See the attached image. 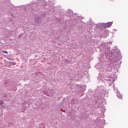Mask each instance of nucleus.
<instances>
[{
	"instance_id": "nucleus-1",
	"label": "nucleus",
	"mask_w": 128,
	"mask_h": 128,
	"mask_svg": "<svg viewBox=\"0 0 128 128\" xmlns=\"http://www.w3.org/2000/svg\"><path fill=\"white\" fill-rule=\"evenodd\" d=\"M111 70L112 69L106 68L105 70L106 72L104 74V75H105V76L106 78V80L107 82H108L109 86H112L114 80H116V79H114V78L112 76H111L110 75H108V72H106V71L108 70V72H110V70Z\"/></svg>"
},
{
	"instance_id": "nucleus-2",
	"label": "nucleus",
	"mask_w": 128,
	"mask_h": 128,
	"mask_svg": "<svg viewBox=\"0 0 128 128\" xmlns=\"http://www.w3.org/2000/svg\"><path fill=\"white\" fill-rule=\"evenodd\" d=\"M112 52V56H114L115 58H118V56H120V52L118 48H113Z\"/></svg>"
},
{
	"instance_id": "nucleus-3",
	"label": "nucleus",
	"mask_w": 128,
	"mask_h": 128,
	"mask_svg": "<svg viewBox=\"0 0 128 128\" xmlns=\"http://www.w3.org/2000/svg\"><path fill=\"white\" fill-rule=\"evenodd\" d=\"M118 65H115V66H114V64L112 63L110 64V65L108 66V68H114V70H116V68L117 72H118Z\"/></svg>"
},
{
	"instance_id": "nucleus-4",
	"label": "nucleus",
	"mask_w": 128,
	"mask_h": 128,
	"mask_svg": "<svg viewBox=\"0 0 128 128\" xmlns=\"http://www.w3.org/2000/svg\"><path fill=\"white\" fill-rule=\"evenodd\" d=\"M98 95L100 96H104L106 94V90H102L101 91L98 92Z\"/></svg>"
},
{
	"instance_id": "nucleus-5",
	"label": "nucleus",
	"mask_w": 128,
	"mask_h": 128,
	"mask_svg": "<svg viewBox=\"0 0 128 128\" xmlns=\"http://www.w3.org/2000/svg\"><path fill=\"white\" fill-rule=\"evenodd\" d=\"M112 24V22H108L104 24V28H110Z\"/></svg>"
},
{
	"instance_id": "nucleus-6",
	"label": "nucleus",
	"mask_w": 128,
	"mask_h": 128,
	"mask_svg": "<svg viewBox=\"0 0 128 128\" xmlns=\"http://www.w3.org/2000/svg\"><path fill=\"white\" fill-rule=\"evenodd\" d=\"M41 20L40 18L38 16H37L35 18V22H36V24H38V22H40Z\"/></svg>"
},
{
	"instance_id": "nucleus-7",
	"label": "nucleus",
	"mask_w": 128,
	"mask_h": 128,
	"mask_svg": "<svg viewBox=\"0 0 128 128\" xmlns=\"http://www.w3.org/2000/svg\"><path fill=\"white\" fill-rule=\"evenodd\" d=\"M80 88H82L81 92H84V90H86V86L83 85L82 86L80 87Z\"/></svg>"
},
{
	"instance_id": "nucleus-8",
	"label": "nucleus",
	"mask_w": 128,
	"mask_h": 128,
	"mask_svg": "<svg viewBox=\"0 0 128 128\" xmlns=\"http://www.w3.org/2000/svg\"><path fill=\"white\" fill-rule=\"evenodd\" d=\"M95 68L97 69L102 68V66H100V64H98L97 65H96Z\"/></svg>"
},
{
	"instance_id": "nucleus-9",
	"label": "nucleus",
	"mask_w": 128,
	"mask_h": 128,
	"mask_svg": "<svg viewBox=\"0 0 128 128\" xmlns=\"http://www.w3.org/2000/svg\"><path fill=\"white\" fill-rule=\"evenodd\" d=\"M116 96L118 98H122V95L120 94V93L118 92V94H116Z\"/></svg>"
},
{
	"instance_id": "nucleus-10",
	"label": "nucleus",
	"mask_w": 128,
	"mask_h": 128,
	"mask_svg": "<svg viewBox=\"0 0 128 128\" xmlns=\"http://www.w3.org/2000/svg\"><path fill=\"white\" fill-rule=\"evenodd\" d=\"M106 33H104V34L102 35V38H106L108 36V34H104Z\"/></svg>"
},
{
	"instance_id": "nucleus-11",
	"label": "nucleus",
	"mask_w": 128,
	"mask_h": 128,
	"mask_svg": "<svg viewBox=\"0 0 128 128\" xmlns=\"http://www.w3.org/2000/svg\"><path fill=\"white\" fill-rule=\"evenodd\" d=\"M114 92H118V88H114Z\"/></svg>"
},
{
	"instance_id": "nucleus-12",
	"label": "nucleus",
	"mask_w": 128,
	"mask_h": 128,
	"mask_svg": "<svg viewBox=\"0 0 128 128\" xmlns=\"http://www.w3.org/2000/svg\"><path fill=\"white\" fill-rule=\"evenodd\" d=\"M30 4H28V5H27L26 6V8H30Z\"/></svg>"
},
{
	"instance_id": "nucleus-13",
	"label": "nucleus",
	"mask_w": 128,
	"mask_h": 128,
	"mask_svg": "<svg viewBox=\"0 0 128 128\" xmlns=\"http://www.w3.org/2000/svg\"><path fill=\"white\" fill-rule=\"evenodd\" d=\"M4 104V101L0 100V104Z\"/></svg>"
},
{
	"instance_id": "nucleus-14",
	"label": "nucleus",
	"mask_w": 128,
	"mask_h": 128,
	"mask_svg": "<svg viewBox=\"0 0 128 128\" xmlns=\"http://www.w3.org/2000/svg\"><path fill=\"white\" fill-rule=\"evenodd\" d=\"M16 64V63L14 62H11V66H12V65H15Z\"/></svg>"
},
{
	"instance_id": "nucleus-15",
	"label": "nucleus",
	"mask_w": 128,
	"mask_h": 128,
	"mask_svg": "<svg viewBox=\"0 0 128 128\" xmlns=\"http://www.w3.org/2000/svg\"><path fill=\"white\" fill-rule=\"evenodd\" d=\"M102 46H105L106 44H107L106 43L103 42L102 44Z\"/></svg>"
},
{
	"instance_id": "nucleus-16",
	"label": "nucleus",
	"mask_w": 128,
	"mask_h": 128,
	"mask_svg": "<svg viewBox=\"0 0 128 128\" xmlns=\"http://www.w3.org/2000/svg\"><path fill=\"white\" fill-rule=\"evenodd\" d=\"M0 116H2V109L0 108Z\"/></svg>"
},
{
	"instance_id": "nucleus-17",
	"label": "nucleus",
	"mask_w": 128,
	"mask_h": 128,
	"mask_svg": "<svg viewBox=\"0 0 128 128\" xmlns=\"http://www.w3.org/2000/svg\"><path fill=\"white\" fill-rule=\"evenodd\" d=\"M94 26H96V28H98V26L96 24H94Z\"/></svg>"
},
{
	"instance_id": "nucleus-18",
	"label": "nucleus",
	"mask_w": 128,
	"mask_h": 128,
	"mask_svg": "<svg viewBox=\"0 0 128 128\" xmlns=\"http://www.w3.org/2000/svg\"><path fill=\"white\" fill-rule=\"evenodd\" d=\"M3 52H4V54H8V52L6 51H3Z\"/></svg>"
},
{
	"instance_id": "nucleus-19",
	"label": "nucleus",
	"mask_w": 128,
	"mask_h": 128,
	"mask_svg": "<svg viewBox=\"0 0 128 128\" xmlns=\"http://www.w3.org/2000/svg\"><path fill=\"white\" fill-rule=\"evenodd\" d=\"M102 24H98V26H102Z\"/></svg>"
},
{
	"instance_id": "nucleus-20",
	"label": "nucleus",
	"mask_w": 128,
	"mask_h": 128,
	"mask_svg": "<svg viewBox=\"0 0 128 128\" xmlns=\"http://www.w3.org/2000/svg\"><path fill=\"white\" fill-rule=\"evenodd\" d=\"M4 86H6V84H4Z\"/></svg>"
},
{
	"instance_id": "nucleus-21",
	"label": "nucleus",
	"mask_w": 128,
	"mask_h": 128,
	"mask_svg": "<svg viewBox=\"0 0 128 128\" xmlns=\"http://www.w3.org/2000/svg\"><path fill=\"white\" fill-rule=\"evenodd\" d=\"M44 2H46V1H44Z\"/></svg>"
},
{
	"instance_id": "nucleus-22",
	"label": "nucleus",
	"mask_w": 128,
	"mask_h": 128,
	"mask_svg": "<svg viewBox=\"0 0 128 128\" xmlns=\"http://www.w3.org/2000/svg\"><path fill=\"white\" fill-rule=\"evenodd\" d=\"M99 76V78H100V76Z\"/></svg>"
},
{
	"instance_id": "nucleus-23",
	"label": "nucleus",
	"mask_w": 128,
	"mask_h": 128,
	"mask_svg": "<svg viewBox=\"0 0 128 128\" xmlns=\"http://www.w3.org/2000/svg\"><path fill=\"white\" fill-rule=\"evenodd\" d=\"M44 6H46V4H44Z\"/></svg>"
}]
</instances>
